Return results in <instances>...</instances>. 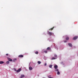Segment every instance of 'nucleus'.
Here are the masks:
<instances>
[{"label": "nucleus", "mask_w": 78, "mask_h": 78, "mask_svg": "<svg viewBox=\"0 0 78 78\" xmlns=\"http://www.w3.org/2000/svg\"><path fill=\"white\" fill-rule=\"evenodd\" d=\"M57 74V75H59L60 74V72H58Z\"/></svg>", "instance_id": "nucleus-20"}, {"label": "nucleus", "mask_w": 78, "mask_h": 78, "mask_svg": "<svg viewBox=\"0 0 78 78\" xmlns=\"http://www.w3.org/2000/svg\"><path fill=\"white\" fill-rule=\"evenodd\" d=\"M68 45H69V46L71 47H72V44L71 43H69Z\"/></svg>", "instance_id": "nucleus-5"}, {"label": "nucleus", "mask_w": 78, "mask_h": 78, "mask_svg": "<svg viewBox=\"0 0 78 78\" xmlns=\"http://www.w3.org/2000/svg\"><path fill=\"white\" fill-rule=\"evenodd\" d=\"M78 38V36H76L73 38V40H76Z\"/></svg>", "instance_id": "nucleus-3"}, {"label": "nucleus", "mask_w": 78, "mask_h": 78, "mask_svg": "<svg viewBox=\"0 0 78 78\" xmlns=\"http://www.w3.org/2000/svg\"><path fill=\"white\" fill-rule=\"evenodd\" d=\"M17 61V59L15 58L14 59H13L12 60L13 62H16Z\"/></svg>", "instance_id": "nucleus-9"}, {"label": "nucleus", "mask_w": 78, "mask_h": 78, "mask_svg": "<svg viewBox=\"0 0 78 78\" xmlns=\"http://www.w3.org/2000/svg\"><path fill=\"white\" fill-rule=\"evenodd\" d=\"M48 34L50 36H51V35H52V34H54V33L49 32L48 33Z\"/></svg>", "instance_id": "nucleus-1"}, {"label": "nucleus", "mask_w": 78, "mask_h": 78, "mask_svg": "<svg viewBox=\"0 0 78 78\" xmlns=\"http://www.w3.org/2000/svg\"><path fill=\"white\" fill-rule=\"evenodd\" d=\"M37 63L38 64H40L41 63V62L40 61H38Z\"/></svg>", "instance_id": "nucleus-15"}, {"label": "nucleus", "mask_w": 78, "mask_h": 78, "mask_svg": "<svg viewBox=\"0 0 78 78\" xmlns=\"http://www.w3.org/2000/svg\"><path fill=\"white\" fill-rule=\"evenodd\" d=\"M8 60L9 61H12V59L10 58H7Z\"/></svg>", "instance_id": "nucleus-2"}, {"label": "nucleus", "mask_w": 78, "mask_h": 78, "mask_svg": "<svg viewBox=\"0 0 78 78\" xmlns=\"http://www.w3.org/2000/svg\"><path fill=\"white\" fill-rule=\"evenodd\" d=\"M6 63L7 64H9V61H7Z\"/></svg>", "instance_id": "nucleus-22"}, {"label": "nucleus", "mask_w": 78, "mask_h": 78, "mask_svg": "<svg viewBox=\"0 0 78 78\" xmlns=\"http://www.w3.org/2000/svg\"><path fill=\"white\" fill-rule=\"evenodd\" d=\"M53 59H56V58L55 57H52V60H53Z\"/></svg>", "instance_id": "nucleus-17"}, {"label": "nucleus", "mask_w": 78, "mask_h": 78, "mask_svg": "<svg viewBox=\"0 0 78 78\" xmlns=\"http://www.w3.org/2000/svg\"><path fill=\"white\" fill-rule=\"evenodd\" d=\"M52 66H53V65H49V67L50 68H51V67H52Z\"/></svg>", "instance_id": "nucleus-14"}, {"label": "nucleus", "mask_w": 78, "mask_h": 78, "mask_svg": "<svg viewBox=\"0 0 78 78\" xmlns=\"http://www.w3.org/2000/svg\"><path fill=\"white\" fill-rule=\"evenodd\" d=\"M54 68L56 69L58 68V66L57 65H55L54 66Z\"/></svg>", "instance_id": "nucleus-10"}, {"label": "nucleus", "mask_w": 78, "mask_h": 78, "mask_svg": "<svg viewBox=\"0 0 78 78\" xmlns=\"http://www.w3.org/2000/svg\"><path fill=\"white\" fill-rule=\"evenodd\" d=\"M29 69L30 70H33V68L30 66L29 68Z\"/></svg>", "instance_id": "nucleus-8"}, {"label": "nucleus", "mask_w": 78, "mask_h": 78, "mask_svg": "<svg viewBox=\"0 0 78 78\" xmlns=\"http://www.w3.org/2000/svg\"><path fill=\"white\" fill-rule=\"evenodd\" d=\"M14 70H15V71H17V70H16V69H14Z\"/></svg>", "instance_id": "nucleus-26"}, {"label": "nucleus", "mask_w": 78, "mask_h": 78, "mask_svg": "<svg viewBox=\"0 0 78 78\" xmlns=\"http://www.w3.org/2000/svg\"><path fill=\"white\" fill-rule=\"evenodd\" d=\"M18 57H19V58H23V55H19Z\"/></svg>", "instance_id": "nucleus-6"}, {"label": "nucleus", "mask_w": 78, "mask_h": 78, "mask_svg": "<svg viewBox=\"0 0 78 78\" xmlns=\"http://www.w3.org/2000/svg\"><path fill=\"white\" fill-rule=\"evenodd\" d=\"M49 78H53V77H50Z\"/></svg>", "instance_id": "nucleus-28"}, {"label": "nucleus", "mask_w": 78, "mask_h": 78, "mask_svg": "<svg viewBox=\"0 0 78 78\" xmlns=\"http://www.w3.org/2000/svg\"><path fill=\"white\" fill-rule=\"evenodd\" d=\"M44 66H47V63H45V64Z\"/></svg>", "instance_id": "nucleus-25"}, {"label": "nucleus", "mask_w": 78, "mask_h": 78, "mask_svg": "<svg viewBox=\"0 0 78 78\" xmlns=\"http://www.w3.org/2000/svg\"><path fill=\"white\" fill-rule=\"evenodd\" d=\"M6 56H9V54H6Z\"/></svg>", "instance_id": "nucleus-23"}, {"label": "nucleus", "mask_w": 78, "mask_h": 78, "mask_svg": "<svg viewBox=\"0 0 78 78\" xmlns=\"http://www.w3.org/2000/svg\"><path fill=\"white\" fill-rule=\"evenodd\" d=\"M66 39L67 41V40H69V37H66Z\"/></svg>", "instance_id": "nucleus-11"}, {"label": "nucleus", "mask_w": 78, "mask_h": 78, "mask_svg": "<svg viewBox=\"0 0 78 78\" xmlns=\"http://www.w3.org/2000/svg\"><path fill=\"white\" fill-rule=\"evenodd\" d=\"M3 63H4V62H3L2 61H1L0 62V64H3Z\"/></svg>", "instance_id": "nucleus-13"}, {"label": "nucleus", "mask_w": 78, "mask_h": 78, "mask_svg": "<svg viewBox=\"0 0 78 78\" xmlns=\"http://www.w3.org/2000/svg\"><path fill=\"white\" fill-rule=\"evenodd\" d=\"M20 70H21V69L20 68V69L17 70L16 72H17V73H18V72H20Z\"/></svg>", "instance_id": "nucleus-7"}, {"label": "nucleus", "mask_w": 78, "mask_h": 78, "mask_svg": "<svg viewBox=\"0 0 78 78\" xmlns=\"http://www.w3.org/2000/svg\"><path fill=\"white\" fill-rule=\"evenodd\" d=\"M67 42V41H64V42Z\"/></svg>", "instance_id": "nucleus-27"}, {"label": "nucleus", "mask_w": 78, "mask_h": 78, "mask_svg": "<svg viewBox=\"0 0 78 78\" xmlns=\"http://www.w3.org/2000/svg\"><path fill=\"white\" fill-rule=\"evenodd\" d=\"M25 77V75H21V76L20 77V78H24Z\"/></svg>", "instance_id": "nucleus-4"}, {"label": "nucleus", "mask_w": 78, "mask_h": 78, "mask_svg": "<svg viewBox=\"0 0 78 78\" xmlns=\"http://www.w3.org/2000/svg\"><path fill=\"white\" fill-rule=\"evenodd\" d=\"M55 71H56L57 72H58V70H59V69H56L55 70Z\"/></svg>", "instance_id": "nucleus-24"}, {"label": "nucleus", "mask_w": 78, "mask_h": 78, "mask_svg": "<svg viewBox=\"0 0 78 78\" xmlns=\"http://www.w3.org/2000/svg\"><path fill=\"white\" fill-rule=\"evenodd\" d=\"M47 50H50V48L49 47H48L47 48Z\"/></svg>", "instance_id": "nucleus-16"}, {"label": "nucleus", "mask_w": 78, "mask_h": 78, "mask_svg": "<svg viewBox=\"0 0 78 78\" xmlns=\"http://www.w3.org/2000/svg\"><path fill=\"white\" fill-rule=\"evenodd\" d=\"M44 53H47V51H44Z\"/></svg>", "instance_id": "nucleus-21"}, {"label": "nucleus", "mask_w": 78, "mask_h": 78, "mask_svg": "<svg viewBox=\"0 0 78 78\" xmlns=\"http://www.w3.org/2000/svg\"><path fill=\"white\" fill-rule=\"evenodd\" d=\"M54 28H55L54 27H53V28H51V29H49V30H51H51H53Z\"/></svg>", "instance_id": "nucleus-12"}, {"label": "nucleus", "mask_w": 78, "mask_h": 78, "mask_svg": "<svg viewBox=\"0 0 78 78\" xmlns=\"http://www.w3.org/2000/svg\"><path fill=\"white\" fill-rule=\"evenodd\" d=\"M35 54H38V53H39V52H38V51H37L36 52H35Z\"/></svg>", "instance_id": "nucleus-19"}, {"label": "nucleus", "mask_w": 78, "mask_h": 78, "mask_svg": "<svg viewBox=\"0 0 78 78\" xmlns=\"http://www.w3.org/2000/svg\"><path fill=\"white\" fill-rule=\"evenodd\" d=\"M54 56L55 57V58H57V55H56V54H55L54 55Z\"/></svg>", "instance_id": "nucleus-18"}]
</instances>
